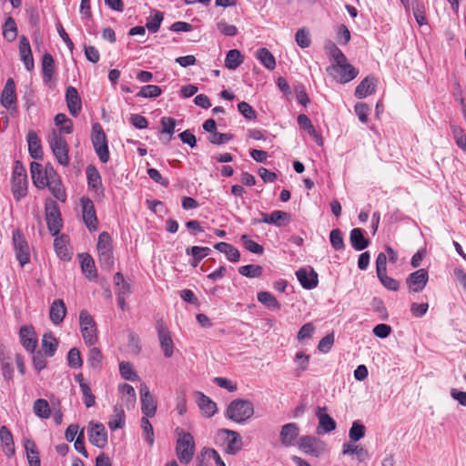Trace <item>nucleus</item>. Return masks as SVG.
Listing matches in <instances>:
<instances>
[{
  "label": "nucleus",
  "mask_w": 466,
  "mask_h": 466,
  "mask_svg": "<svg viewBox=\"0 0 466 466\" xmlns=\"http://www.w3.org/2000/svg\"><path fill=\"white\" fill-rule=\"evenodd\" d=\"M243 63V56L238 49H231L228 52L225 59V66L235 70Z\"/></svg>",
  "instance_id": "41"
},
{
  "label": "nucleus",
  "mask_w": 466,
  "mask_h": 466,
  "mask_svg": "<svg viewBox=\"0 0 466 466\" xmlns=\"http://www.w3.org/2000/svg\"><path fill=\"white\" fill-rule=\"evenodd\" d=\"M296 276L300 285L306 289H312L318 286V274L312 268L309 271L301 268L296 272Z\"/></svg>",
  "instance_id": "21"
},
{
  "label": "nucleus",
  "mask_w": 466,
  "mask_h": 466,
  "mask_svg": "<svg viewBox=\"0 0 466 466\" xmlns=\"http://www.w3.org/2000/svg\"><path fill=\"white\" fill-rule=\"evenodd\" d=\"M141 410L144 417H154L157 412V403L153 396L141 399Z\"/></svg>",
  "instance_id": "48"
},
{
  "label": "nucleus",
  "mask_w": 466,
  "mask_h": 466,
  "mask_svg": "<svg viewBox=\"0 0 466 466\" xmlns=\"http://www.w3.org/2000/svg\"><path fill=\"white\" fill-rule=\"evenodd\" d=\"M429 279L428 271L420 268L409 275L406 283L412 292H420L427 285Z\"/></svg>",
  "instance_id": "13"
},
{
  "label": "nucleus",
  "mask_w": 466,
  "mask_h": 466,
  "mask_svg": "<svg viewBox=\"0 0 466 466\" xmlns=\"http://www.w3.org/2000/svg\"><path fill=\"white\" fill-rule=\"evenodd\" d=\"M13 244L16 259L20 266L23 267L29 262L30 251L28 244L19 229L13 232Z\"/></svg>",
  "instance_id": "9"
},
{
  "label": "nucleus",
  "mask_w": 466,
  "mask_h": 466,
  "mask_svg": "<svg viewBox=\"0 0 466 466\" xmlns=\"http://www.w3.org/2000/svg\"><path fill=\"white\" fill-rule=\"evenodd\" d=\"M87 183L88 186L97 191L101 187V177L98 171L94 167H87L86 168Z\"/></svg>",
  "instance_id": "50"
},
{
  "label": "nucleus",
  "mask_w": 466,
  "mask_h": 466,
  "mask_svg": "<svg viewBox=\"0 0 466 466\" xmlns=\"http://www.w3.org/2000/svg\"><path fill=\"white\" fill-rule=\"evenodd\" d=\"M241 240L243 242L244 247L250 251L251 253L261 255L264 251V248L261 245L250 239L247 235L241 236Z\"/></svg>",
  "instance_id": "60"
},
{
  "label": "nucleus",
  "mask_w": 466,
  "mask_h": 466,
  "mask_svg": "<svg viewBox=\"0 0 466 466\" xmlns=\"http://www.w3.org/2000/svg\"><path fill=\"white\" fill-rule=\"evenodd\" d=\"M238 272L248 278H258L262 275L263 268L259 265H246L238 268Z\"/></svg>",
  "instance_id": "54"
},
{
  "label": "nucleus",
  "mask_w": 466,
  "mask_h": 466,
  "mask_svg": "<svg viewBox=\"0 0 466 466\" xmlns=\"http://www.w3.org/2000/svg\"><path fill=\"white\" fill-rule=\"evenodd\" d=\"M377 80L374 76L365 77L356 87L355 96L358 98H364L376 90Z\"/></svg>",
  "instance_id": "25"
},
{
  "label": "nucleus",
  "mask_w": 466,
  "mask_h": 466,
  "mask_svg": "<svg viewBox=\"0 0 466 466\" xmlns=\"http://www.w3.org/2000/svg\"><path fill=\"white\" fill-rule=\"evenodd\" d=\"M91 141L100 161L106 163L109 160L107 139L99 123H95L92 126Z\"/></svg>",
  "instance_id": "4"
},
{
  "label": "nucleus",
  "mask_w": 466,
  "mask_h": 466,
  "mask_svg": "<svg viewBox=\"0 0 466 466\" xmlns=\"http://www.w3.org/2000/svg\"><path fill=\"white\" fill-rule=\"evenodd\" d=\"M299 434V428L294 422H289L281 427L279 439L283 446L291 447Z\"/></svg>",
  "instance_id": "17"
},
{
  "label": "nucleus",
  "mask_w": 466,
  "mask_h": 466,
  "mask_svg": "<svg viewBox=\"0 0 466 466\" xmlns=\"http://www.w3.org/2000/svg\"><path fill=\"white\" fill-rule=\"evenodd\" d=\"M88 439L93 445L104 448L107 444V434L104 425L101 423H90Z\"/></svg>",
  "instance_id": "14"
},
{
  "label": "nucleus",
  "mask_w": 466,
  "mask_h": 466,
  "mask_svg": "<svg viewBox=\"0 0 466 466\" xmlns=\"http://www.w3.org/2000/svg\"><path fill=\"white\" fill-rule=\"evenodd\" d=\"M16 101L15 84L12 78L7 79L4 90L1 95V103L6 107L10 108Z\"/></svg>",
  "instance_id": "26"
},
{
  "label": "nucleus",
  "mask_w": 466,
  "mask_h": 466,
  "mask_svg": "<svg viewBox=\"0 0 466 466\" xmlns=\"http://www.w3.org/2000/svg\"><path fill=\"white\" fill-rule=\"evenodd\" d=\"M55 123L60 127V131L66 134H70L73 131V123L66 117L65 114H57L55 117Z\"/></svg>",
  "instance_id": "55"
},
{
  "label": "nucleus",
  "mask_w": 466,
  "mask_h": 466,
  "mask_svg": "<svg viewBox=\"0 0 466 466\" xmlns=\"http://www.w3.org/2000/svg\"><path fill=\"white\" fill-rule=\"evenodd\" d=\"M12 192L17 201L27 194L26 172L19 161L15 162L12 175Z\"/></svg>",
  "instance_id": "6"
},
{
  "label": "nucleus",
  "mask_w": 466,
  "mask_h": 466,
  "mask_svg": "<svg viewBox=\"0 0 466 466\" xmlns=\"http://www.w3.org/2000/svg\"><path fill=\"white\" fill-rule=\"evenodd\" d=\"M3 35L9 42H12L16 38L17 27L15 20L12 17H8L5 20L3 28Z\"/></svg>",
  "instance_id": "51"
},
{
  "label": "nucleus",
  "mask_w": 466,
  "mask_h": 466,
  "mask_svg": "<svg viewBox=\"0 0 466 466\" xmlns=\"http://www.w3.org/2000/svg\"><path fill=\"white\" fill-rule=\"evenodd\" d=\"M452 135L456 141L457 146L463 151H466V135L461 127L452 126Z\"/></svg>",
  "instance_id": "62"
},
{
  "label": "nucleus",
  "mask_w": 466,
  "mask_h": 466,
  "mask_svg": "<svg viewBox=\"0 0 466 466\" xmlns=\"http://www.w3.org/2000/svg\"><path fill=\"white\" fill-rule=\"evenodd\" d=\"M97 254L100 266L110 271L114 266L112 238L107 232H102L97 240Z\"/></svg>",
  "instance_id": "3"
},
{
  "label": "nucleus",
  "mask_w": 466,
  "mask_h": 466,
  "mask_svg": "<svg viewBox=\"0 0 466 466\" xmlns=\"http://www.w3.org/2000/svg\"><path fill=\"white\" fill-rule=\"evenodd\" d=\"M258 300L269 309H279L280 304L276 298L268 291H260L258 293Z\"/></svg>",
  "instance_id": "49"
},
{
  "label": "nucleus",
  "mask_w": 466,
  "mask_h": 466,
  "mask_svg": "<svg viewBox=\"0 0 466 466\" xmlns=\"http://www.w3.org/2000/svg\"><path fill=\"white\" fill-rule=\"evenodd\" d=\"M329 56L334 59L335 64L344 63L347 60L345 55L341 50L334 44L329 43L327 46Z\"/></svg>",
  "instance_id": "61"
},
{
  "label": "nucleus",
  "mask_w": 466,
  "mask_h": 466,
  "mask_svg": "<svg viewBox=\"0 0 466 466\" xmlns=\"http://www.w3.org/2000/svg\"><path fill=\"white\" fill-rule=\"evenodd\" d=\"M350 241L352 248L358 251L365 249L370 244L369 239L364 237L362 229L359 228L350 231Z\"/></svg>",
  "instance_id": "31"
},
{
  "label": "nucleus",
  "mask_w": 466,
  "mask_h": 466,
  "mask_svg": "<svg viewBox=\"0 0 466 466\" xmlns=\"http://www.w3.org/2000/svg\"><path fill=\"white\" fill-rule=\"evenodd\" d=\"M164 19L163 13L157 10L153 11L152 15L147 18L146 27L151 33H156L159 30L160 25Z\"/></svg>",
  "instance_id": "46"
},
{
  "label": "nucleus",
  "mask_w": 466,
  "mask_h": 466,
  "mask_svg": "<svg viewBox=\"0 0 466 466\" xmlns=\"http://www.w3.org/2000/svg\"><path fill=\"white\" fill-rule=\"evenodd\" d=\"M66 237L61 236L60 238H56L54 240V247L57 256L65 260L70 259V252L66 246Z\"/></svg>",
  "instance_id": "43"
},
{
  "label": "nucleus",
  "mask_w": 466,
  "mask_h": 466,
  "mask_svg": "<svg viewBox=\"0 0 466 466\" xmlns=\"http://www.w3.org/2000/svg\"><path fill=\"white\" fill-rule=\"evenodd\" d=\"M0 364L5 379L7 380H12L14 374L12 359L4 351L0 352Z\"/></svg>",
  "instance_id": "44"
},
{
  "label": "nucleus",
  "mask_w": 466,
  "mask_h": 466,
  "mask_svg": "<svg viewBox=\"0 0 466 466\" xmlns=\"http://www.w3.org/2000/svg\"><path fill=\"white\" fill-rule=\"evenodd\" d=\"M19 56L27 71L34 69V58L28 39L22 35L19 40Z\"/></svg>",
  "instance_id": "19"
},
{
  "label": "nucleus",
  "mask_w": 466,
  "mask_h": 466,
  "mask_svg": "<svg viewBox=\"0 0 466 466\" xmlns=\"http://www.w3.org/2000/svg\"><path fill=\"white\" fill-rule=\"evenodd\" d=\"M80 203L82 207V217L85 225L89 231L97 230L98 220L93 201L90 198L84 197L80 199Z\"/></svg>",
  "instance_id": "10"
},
{
  "label": "nucleus",
  "mask_w": 466,
  "mask_h": 466,
  "mask_svg": "<svg viewBox=\"0 0 466 466\" xmlns=\"http://www.w3.org/2000/svg\"><path fill=\"white\" fill-rule=\"evenodd\" d=\"M214 248L227 256V258L232 262H238L240 259L239 251L231 244L226 242H218Z\"/></svg>",
  "instance_id": "32"
},
{
  "label": "nucleus",
  "mask_w": 466,
  "mask_h": 466,
  "mask_svg": "<svg viewBox=\"0 0 466 466\" xmlns=\"http://www.w3.org/2000/svg\"><path fill=\"white\" fill-rule=\"evenodd\" d=\"M66 315V307L62 299H56L50 306L49 318L53 324L59 325Z\"/></svg>",
  "instance_id": "24"
},
{
  "label": "nucleus",
  "mask_w": 466,
  "mask_h": 466,
  "mask_svg": "<svg viewBox=\"0 0 466 466\" xmlns=\"http://www.w3.org/2000/svg\"><path fill=\"white\" fill-rule=\"evenodd\" d=\"M366 428L363 424L360 423L358 420L352 422L351 428L349 431V437L351 441H359L365 436Z\"/></svg>",
  "instance_id": "53"
},
{
  "label": "nucleus",
  "mask_w": 466,
  "mask_h": 466,
  "mask_svg": "<svg viewBox=\"0 0 466 466\" xmlns=\"http://www.w3.org/2000/svg\"><path fill=\"white\" fill-rule=\"evenodd\" d=\"M331 70L339 75V82L348 83L354 79L358 76V70L348 63L346 60L344 63L334 64L331 66Z\"/></svg>",
  "instance_id": "16"
},
{
  "label": "nucleus",
  "mask_w": 466,
  "mask_h": 466,
  "mask_svg": "<svg viewBox=\"0 0 466 466\" xmlns=\"http://www.w3.org/2000/svg\"><path fill=\"white\" fill-rule=\"evenodd\" d=\"M198 396V405L202 414L208 418L212 417L217 412V404L202 392H196Z\"/></svg>",
  "instance_id": "27"
},
{
  "label": "nucleus",
  "mask_w": 466,
  "mask_h": 466,
  "mask_svg": "<svg viewBox=\"0 0 466 466\" xmlns=\"http://www.w3.org/2000/svg\"><path fill=\"white\" fill-rule=\"evenodd\" d=\"M28 150L32 158L40 159L43 157L40 139L35 132L29 131L27 134Z\"/></svg>",
  "instance_id": "30"
},
{
  "label": "nucleus",
  "mask_w": 466,
  "mask_h": 466,
  "mask_svg": "<svg viewBox=\"0 0 466 466\" xmlns=\"http://www.w3.org/2000/svg\"><path fill=\"white\" fill-rule=\"evenodd\" d=\"M162 90L158 86L147 85L143 86L137 94V96L146 98H154L161 95Z\"/></svg>",
  "instance_id": "56"
},
{
  "label": "nucleus",
  "mask_w": 466,
  "mask_h": 466,
  "mask_svg": "<svg viewBox=\"0 0 466 466\" xmlns=\"http://www.w3.org/2000/svg\"><path fill=\"white\" fill-rule=\"evenodd\" d=\"M125 424V412L121 406L116 405L114 407V420L108 422L111 431L123 428Z\"/></svg>",
  "instance_id": "45"
},
{
  "label": "nucleus",
  "mask_w": 466,
  "mask_h": 466,
  "mask_svg": "<svg viewBox=\"0 0 466 466\" xmlns=\"http://www.w3.org/2000/svg\"><path fill=\"white\" fill-rule=\"evenodd\" d=\"M48 142L57 162L64 167H67L70 159L68 156L69 148L66 138L61 134L53 131Z\"/></svg>",
  "instance_id": "5"
},
{
  "label": "nucleus",
  "mask_w": 466,
  "mask_h": 466,
  "mask_svg": "<svg viewBox=\"0 0 466 466\" xmlns=\"http://www.w3.org/2000/svg\"><path fill=\"white\" fill-rule=\"evenodd\" d=\"M42 348L45 354L52 357L57 350V341L52 333H46L42 339Z\"/></svg>",
  "instance_id": "42"
},
{
  "label": "nucleus",
  "mask_w": 466,
  "mask_h": 466,
  "mask_svg": "<svg viewBox=\"0 0 466 466\" xmlns=\"http://www.w3.org/2000/svg\"><path fill=\"white\" fill-rule=\"evenodd\" d=\"M157 335L160 347L166 358H170L174 353V343L168 329L163 323H157Z\"/></svg>",
  "instance_id": "15"
},
{
  "label": "nucleus",
  "mask_w": 466,
  "mask_h": 466,
  "mask_svg": "<svg viewBox=\"0 0 466 466\" xmlns=\"http://www.w3.org/2000/svg\"><path fill=\"white\" fill-rule=\"evenodd\" d=\"M147 418L148 417H143L141 419V428L146 441L151 446L154 444V431Z\"/></svg>",
  "instance_id": "57"
},
{
  "label": "nucleus",
  "mask_w": 466,
  "mask_h": 466,
  "mask_svg": "<svg viewBox=\"0 0 466 466\" xmlns=\"http://www.w3.org/2000/svg\"><path fill=\"white\" fill-rule=\"evenodd\" d=\"M118 390L122 394V399L126 402L127 408L134 407L137 401L135 389L127 383L119 385Z\"/></svg>",
  "instance_id": "40"
},
{
  "label": "nucleus",
  "mask_w": 466,
  "mask_h": 466,
  "mask_svg": "<svg viewBox=\"0 0 466 466\" xmlns=\"http://www.w3.org/2000/svg\"><path fill=\"white\" fill-rule=\"evenodd\" d=\"M66 100L70 114L77 116L81 111V98L76 87L70 86L66 88Z\"/></svg>",
  "instance_id": "20"
},
{
  "label": "nucleus",
  "mask_w": 466,
  "mask_h": 466,
  "mask_svg": "<svg viewBox=\"0 0 466 466\" xmlns=\"http://www.w3.org/2000/svg\"><path fill=\"white\" fill-rule=\"evenodd\" d=\"M316 416L319 419V433H320L319 429H321L325 433L330 432L336 429V422L327 413L326 407H318Z\"/></svg>",
  "instance_id": "22"
},
{
  "label": "nucleus",
  "mask_w": 466,
  "mask_h": 466,
  "mask_svg": "<svg viewBox=\"0 0 466 466\" xmlns=\"http://www.w3.org/2000/svg\"><path fill=\"white\" fill-rule=\"evenodd\" d=\"M68 365L73 369H79L83 365L80 351L76 348H72L67 354Z\"/></svg>",
  "instance_id": "58"
},
{
  "label": "nucleus",
  "mask_w": 466,
  "mask_h": 466,
  "mask_svg": "<svg viewBox=\"0 0 466 466\" xmlns=\"http://www.w3.org/2000/svg\"><path fill=\"white\" fill-rule=\"evenodd\" d=\"M261 219H253L252 224L258 223L272 224L277 227H281L289 222L290 215L285 211L274 210L270 214L260 212Z\"/></svg>",
  "instance_id": "12"
},
{
  "label": "nucleus",
  "mask_w": 466,
  "mask_h": 466,
  "mask_svg": "<svg viewBox=\"0 0 466 466\" xmlns=\"http://www.w3.org/2000/svg\"><path fill=\"white\" fill-rule=\"evenodd\" d=\"M46 220L47 228L53 236L59 233L62 228L60 211L55 202L46 207Z\"/></svg>",
  "instance_id": "11"
},
{
  "label": "nucleus",
  "mask_w": 466,
  "mask_h": 466,
  "mask_svg": "<svg viewBox=\"0 0 466 466\" xmlns=\"http://www.w3.org/2000/svg\"><path fill=\"white\" fill-rule=\"evenodd\" d=\"M30 170L34 185L37 188H45L50 180L46 175L44 174L42 165L37 162H32Z\"/></svg>",
  "instance_id": "28"
},
{
  "label": "nucleus",
  "mask_w": 466,
  "mask_h": 466,
  "mask_svg": "<svg viewBox=\"0 0 466 466\" xmlns=\"http://www.w3.org/2000/svg\"><path fill=\"white\" fill-rule=\"evenodd\" d=\"M102 359L103 356L99 349L92 348L89 350L87 361L93 369H98L101 366Z\"/></svg>",
  "instance_id": "63"
},
{
  "label": "nucleus",
  "mask_w": 466,
  "mask_h": 466,
  "mask_svg": "<svg viewBox=\"0 0 466 466\" xmlns=\"http://www.w3.org/2000/svg\"><path fill=\"white\" fill-rule=\"evenodd\" d=\"M253 414V403L248 400H234L229 403L226 410L227 418L238 423L248 420Z\"/></svg>",
  "instance_id": "2"
},
{
  "label": "nucleus",
  "mask_w": 466,
  "mask_h": 466,
  "mask_svg": "<svg viewBox=\"0 0 466 466\" xmlns=\"http://www.w3.org/2000/svg\"><path fill=\"white\" fill-rule=\"evenodd\" d=\"M25 450L27 461L30 466H41L39 452L34 441L26 440L25 441Z\"/></svg>",
  "instance_id": "34"
},
{
  "label": "nucleus",
  "mask_w": 466,
  "mask_h": 466,
  "mask_svg": "<svg viewBox=\"0 0 466 466\" xmlns=\"http://www.w3.org/2000/svg\"><path fill=\"white\" fill-rule=\"evenodd\" d=\"M298 446L304 453L314 457L322 455L326 449L324 441L309 435L300 437L298 441Z\"/></svg>",
  "instance_id": "8"
},
{
  "label": "nucleus",
  "mask_w": 466,
  "mask_h": 466,
  "mask_svg": "<svg viewBox=\"0 0 466 466\" xmlns=\"http://www.w3.org/2000/svg\"><path fill=\"white\" fill-rule=\"evenodd\" d=\"M81 268L88 279L92 280L96 278L97 275H96L95 261L91 258L90 255H88V254L81 255Z\"/></svg>",
  "instance_id": "35"
},
{
  "label": "nucleus",
  "mask_w": 466,
  "mask_h": 466,
  "mask_svg": "<svg viewBox=\"0 0 466 466\" xmlns=\"http://www.w3.org/2000/svg\"><path fill=\"white\" fill-rule=\"evenodd\" d=\"M119 372L121 377L129 381H136L139 380V377L136 373V371L133 370L132 365L129 362H121L119 364Z\"/></svg>",
  "instance_id": "52"
},
{
  "label": "nucleus",
  "mask_w": 466,
  "mask_h": 466,
  "mask_svg": "<svg viewBox=\"0 0 466 466\" xmlns=\"http://www.w3.org/2000/svg\"><path fill=\"white\" fill-rule=\"evenodd\" d=\"M295 39L298 46L301 48L309 47L311 43L309 33L304 28H300L296 32Z\"/></svg>",
  "instance_id": "64"
},
{
  "label": "nucleus",
  "mask_w": 466,
  "mask_h": 466,
  "mask_svg": "<svg viewBox=\"0 0 466 466\" xmlns=\"http://www.w3.org/2000/svg\"><path fill=\"white\" fill-rule=\"evenodd\" d=\"M54 71V58L49 53H46L42 57V74L45 82H49L52 79Z\"/></svg>",
  "instance_id": "37"
},
{
  "label": "nucleus",
  "mask_w": 466,
  "mask_h": 466,
  "mask_svg": "<svg viewBox=\"0 0 466 466\" xmlns=\"http://www.w3.org/2000/svg\"><path fill=\"white\" fill-rule=\"evenodd\" d=\"M0 440L3 445V451L7 457H12L15 454V444L11 431L6 426L0 428Z\"/></svg>",
  "instance_id": "29"
},
{
  "label": "nucleus",
  "mask_w": 466,
  "mask_h": 466,
  "mask_svg": "<svg viewBox=\"0 0 466 466\" xmlns=\"http://www.w3.org/2000/svg\"><path fill=\"white\" fill-rule=\"evenodd\" d=\"M208 248L198 246H193L186 249V253L193 257L191 266L195 268L198 267V263L208 255Z\"/></svg>",
  "instance_id": "38"
},
{
  "label": "nucleus",
  "mask_w": 466,
  "mask_h": 466,
  "mask_svg": "<svg viewBox=\"0 0 466 466\" xmlns=\"http://www.w3.org/2000/svg\"><path fill=\"white\" fill-rule=\"evenodd\" d=\"M19 338L23 347L27 351H35L37 345V339L34 328L32 326L21 327L19 330Z\"/></svg>",
  "instance_id": "18"
},
{
  "label": "nucleus",
  "mask_w": 466,
  "mask_h": 466,
  "mask_svg": "<svg viewBox=\"0 0 466 466\" xmlns=\"http://www.w3.org/2000/svg\"><path fill=\"white\" fill-rule=\"evenodd\" d=\"M46 187H48V188L51 191L52 195L56 199H58L59 201H62V202L66 201V194L65 189L62 187L61 182L58 179H56V178L51 179L48 182V185H46Z\"/></svg>",
  "instance_id": "47"
},
{
  "label": "nucleus",
  "mask_w": 466,
  "mask_h": 466,
  "mask_svg": "<svg viewBox=\"0 0 466 466\" xmlns=\"http://www.w3.org/2000/svg\"><path fill=\"white\" fill-rule=\"evenodd\" d=\"M176 453L181 463L187 464L195 454V441L191 433L181 428H177Z\"/></svg>",
  "instance_id": "1"
},
{
  "label": "nucleus",
  "mask_w": 466,
  "mask_h": 466,
  "mask_svg": "<svg viewBox=\"0 0 466 466\" xmlns=\"http://www.w3.org/2000/svg\"><path fill=\"white\" fill-rule=\"evenodd\" d=\"M329 239L335 250H341L345 248L342 233L339 229H332L329 234Z\"/></svg>",
  "instance_id": "59"
},
{
  "label": "nucleus",
  "mask_w": 466,
  "mask_h": 466,
  "mask_svg": "<svg viewBox=\"0 0 466 466\" xmlns=\"http://www.w3.org/2000/svg\"><path fill=\"white\" fill-rule=\"evenodd\" d=\"M81 334L86 345H94L97 341L96 325L92 316L86 310H81L79 314Z\"/></svg>",
  "instance_id": "7"
},
{
  "label": "nucleus",
  "mask_w": 466,
  "mask_h": 466,
  "mask_svg": "<svg viewBox=\"0 0 466 466\" xmlns=\"http://www.w3.org/2000/svg\"><path fill=\"white\" fill-rule=\"evenodd\" d=\"M256 57L268 69L272 70L276 66V60L270 51L265 47L259 48L256 52Z\"/></svg>",
  "instance_id": "39"
},
{
  "label": "nucleus",
  "mask_w": 466,
  "mask_h": 466,
  "mask_svg": "<svg viewBox=\"0 0 466 466\" xmlns=\"http://www.w3.org/2000/svg\"><path fill=\"white\" fill-rule=\"evenodd\" d=\"M220 432L226 435V440L228 441L226 448L227 453L235 454L241 450L242 441L240 435L237 431L223 429Z\"/></svg>",
  "instance_id": "23"
},
{
  "label": "nucleus",
  "mask_w": 466,
  "mask_h": 466,
  "mask_svg": "<svg viewBox=\"0 0 466 466\" xmlns=\"http://www.w3.org/2000/svg\"><path fill=\"white\" fill-rule=\"evenodd\" d=\"M33 411L35 416L40 419H49L52 413V410L48 401L45 399H37L33 404Z\"/></svg>",
  "instance_id": "33"
},
{
  "label": "nucleus",
  "mask_w": 466,
  "mask_h": 466,
  "mask_svg": "<svg viewBox=\"0 0 466 466\" xmlns=\"http://www.w3.org/2000/svg\"><path fill=\"white\" fill-rule=\"evenodd\" d=\"M342 453L344 455L355 454L360 462L365 461L369 457L368 451L360 445H353L350 443H344L342 445Z\"/></svg>",
  "instance_id": "36"
}]
</instances>
